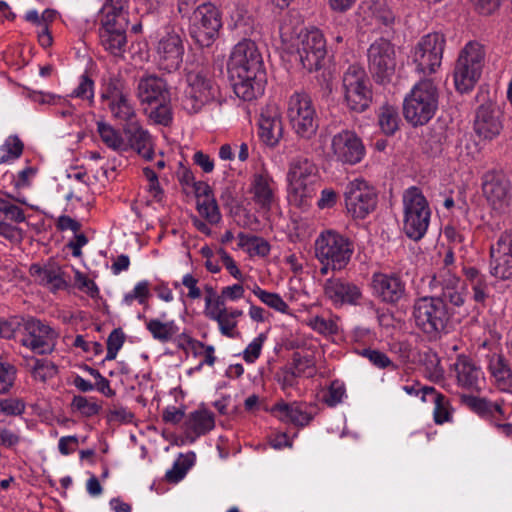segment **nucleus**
Returning <instances> with one entry per match:
<instances>
[{
	"mask_svg": "<svg viewBox=\"0 0 512 512\" xmlns=\"http://www.w3.org/2000/svg\"><path fill=\"white\" fill-rule=\"evenodd\" d=\"M423 402L432 403L433 420L437 425L450 423L453 419V408L449 399L436 391V389H428L423 393Z\"/></svg>",
	"mask_w": 512,
	"mask_h": 512,
	"instance_id": "nucleus-35",
	"label": "nucleus"
},
{
	"mask_svg": "<svg viewBox=\"0 0 512 512\" xmlns=\"http://www.w3.org/2000/svg\"><path fill=\"white\" fill-rule=\"evenodd\" d=\"M59 335L47 322L29 317L21 325L20 343L36 354H49L54 351Z\"/></svg>",
	"mask_w": 512,
	"mask_h": 512,
	"instance_id": "nucleus-12",
	"label": "nucleus"
},
{
	"mask_svg": "<svg viewBox=\"0 0 512 512\" xmlns=\"http://www.w3.org/2000/svg\"><path fill=\"white\" fill-rule=\"evenodd\" d=\"M125 135L126 152L134 150L145 160H152L154 156L152 137L136 120L125 124L123 127Z\"/></svg>",
	"mask_w": 512,
	"mask_h": 512,
	"instance_id": "nucleus-28",
	"label": "nucleus"
},
{
	"mask_svg": "<svg viewBox=\"0 0 512 512\" xmlns=\"http://www.w3.org/2000/svg\"><path fill=\"white\" fill-rule=\"evenodd\" d=\"M471 406L482 417H496V415L504 414L500 403L491 402L483 398H474L471 401Z\"/></svg>",
	"mask_w": 512,
	"mask_h": 512,
	"instance_id": "nucleus-58",
	"label": "nucleus"
},
{
	"mask_svg": "<svg viewBox=\"0 0 512 512\" xmlns=\"http://www.w3.org/2000/svg\"><path fill=\"white\" fill-rule=\"evenodd\" d=\"M303 362H305L307 366H310V361L307 357H297L294 358L293 368L282 371L279 376V382L283 389L293 387L297 384V378L304 374V370L301 368Z\"/></svg>",
	"mask_w": 512,
	"mask_h": 512,
	"instance_id": "nucleus-56",
	"label": "nucleus"
},
{
	"mask_svg": "<svg viewBox=\"0 0 512 512\" xmlns=\"http://www.w3.org/2000/svg\"><path fill=\"white\" fill-rule=\"evenodd\" d=\"M440 297L424 296L416 299L413 304L412 316L415 325L430 338H437L445 332L450 314L442 291Z\"/></svg>",
	"mask_w": 512,
	"mask_h": 512,
	"instance_id": "nucleus-4",
	"label": "nucleus"
},
{
	"mask_svg": "<svg viewBox=\"0 0 512 512\" xmlns=\"http://www.w3.org/2000/svg\"><path fill=\"white\" fill-rule=\"evenodd\" d=\"M481 190L488 206L496 213L509 210L512 201V184L502 171L491 169L481 177Z\"/></svg>",
	"mask_w": 512,
	"mask_h": 512,
	"instance_id": "nucleus-13",
	"label": "nucleus"
},
{
	"mask_svg": "<svg viewBox=\"0 0 512 512\" xmlns=\"http://www.w3.org/2000/svg\"><path fill=\"white\" fill-rule=\"evenodd\" d=\"M100 29L126 31L128 27L127 0H108L103 7Z\"/></svg>",
	"mask_w": 512,
	"mask_h": 512,
	"instance_id": "nucleus-31",
	"label": "nucleus"
},
{
	"mask_svg": "<svg viewBox=\"0 0 512 512\" xmlns=\"http://www.w3.org/2000/svg\"><path fill=\"white\" fill-rule=\"evenodd\" d=\"M97 132L101 141L111 150L123 153L126 152L125 135L104 121L97 122Z\"/></svg>",
	"mask_w": 512,
	"mask_h": 512,
	"instance_id": "nucleus-43",
	"label": "nucleus"
},
{
	"mask_svg": "<svg viewBox=\"0 0 512 512\" xmlns=\"http://www.w3.org/2000/svg\"><path fill=\"white\" fill-rule=\"evenodd\" d=\"M354 251L351 241L334 230H326L315 240V255L320 263L332 265V271L344 269Z\"/></svg>",
	"mask_w": 512,
	"mask_h": 512,
	"instance_id": "nucleus-9",
	"label": "nucleus"
},
{
	"mask_svg": "<svg viewBox=\"0 0 512 512\" xmlns=\"http://www.w3.org/2000/svg\"><path fill=\"white\" fill-rule=\"evenodd\" d=\"M125 341V334L122 329H114L107 339V353L105 360H114L118 351L122 348Z\"/></svg>",
	"mask_w": 512,
	"mask_h": 512,
	"instance_id": "nucleus-63",
	"label": "nucleus"
},
{
	"mask_svg": "<svg viewBox=\"0 0 512 512\" xmlns=\"http://www.w3.org/2000/svg\"><path fill=\"white\" fill-rule=\"evenodd\" d=\"M272 413L280 421L292 423L297 426H305L309 424L312 419L311 415L304 408V405L297 402H278L273 406Z\"/></svg>",
	"mask_w": 512,
	"mask_h": 512,
	"instance_id": "nucleus-33",
	"label": "nucleus"
},
{
	"mask_svg": "<svg viewBox=\"0 0 512 512\" xmlns=\"http://www.w3.org/2000/svg\"><path fill=\"white\" fill-rule=\"evenodd\" d=\"M0 198V236L9 241L21 237V229L17 224L26 220L25 212L20 204H27L24 197H15L9 193H1Z\"/></svg>",
	"mask_w": 512,
	"mask_h": 512,
	"instance_id": "nucleus-20",
	"label": "nucleus"
},
{
	"mask_svg": "<svg viewBox=\"0 0 512 512\" xmlns=\"http://www.w3.org/2000/svg\"><path fill=\"white\" fill-rule=\"evenodd\" d=\"M306 324L316 333L323 336L336 335L340 331V318L330 312L310 315L306 320Z\"/></svg>",
	"mask_w": 512,
	"mask_h": 512,
	"instance_id": "nucleus-39",
	"label": "nucleus"
},
{
	"mask_svg": "<svg viewBox=\"0 0 512 512\" xmlns=\"http://www.w3.org/2000/svg\"><path fill=\"white\" fill-rule=\"evenodd\" d=\"M194 464V454L181 455L173 464L172 468L166 471L165 478L167 481L177 483L182 480L188 470Z\"/></svg>",
	"mask_w": 512,
	"mask_h": 512,
	"instance_id": "nucleus-52",
	"label": "nucleus"
},
{
	"mask_svg": "<svg viewBox=\"0 0 512 512\" xmlns=\"http://www.w3.org/2000/svg\"><path fill=\"white\" fill-rule=\"evenodd\" d=\"M454 262V253L448 249L443 259L444 266L433 275L430 285L434 289H440L448 303L460 307L464 304L466 295L460 278L453 272Z\"/></svg>",
	"mask_w": 512,
	"mask_h": 512,
	"instance_id": "nucleus-17",
	"label": "nucleus"
},
{
	"mask_svg": "<svg viewBox=\"0 0 512 512\" xmlns=\"http://www.w3.org/2000/svg\"><path fill=\"white\" fill-rule=\"evenodd\" d=\"M480 76L476 73V69L464 61L457 59L454 69V83L457 91L466 93L474 88Z\"/></svg>",
	"mask_w": 512,
	"mask_h": 512,
	"instance_id": "nucleus-40",
	"label": "nucleus"
},
{
	"mask_svg": "<svg viewBox=\"0 0 512 512\" xmlns=\"http://www.w3.org/2000/svg\"><path fill=\"white\" fill-rule=\"evenodd\" d=\"M438 98V88L432 79L419 80L404 98L405 119L413 126L428 123L438 109Z\"/></svg>",
	"mask_w": 512,
	"mask_h": 512,
	"instance_id": "nucleus-3",
	"label": "nucleus"
},
{
	"mask_svg": "<svg viewBox=\"0 0 512 512\" xmlns=\"http://www.w3.org/2000/svg\"><path fill=\"white\" fill-rule=\"evenodd\" d=\"M458 58L472 66L473 69L475 68L476 73L481 77L485 61V50L483 45L475 41L467 43L461 50Z\"/></svg>",
	"mask_w": 512,
	"mask_h": 512,
	"instance_id": "nucleus-46",
	"label": "nucleus"
},
{
	"mask_svg": "<svg viewBox=\"0 0 512 512\" xmlns=\"http://www.w3.org/2000/svg\"><path fill=\"white\" fill-rule=\"evenodd\" d=\"M401 119L398 108L392 104L384 103L377 111V122L380 130L387 136L395 134L399 129Z\"/></svg>",
	"mask_w": 512,
	"mask_h": 512,
	"instance_id": "nucleus-42",
	"label": "nucleus"
},
{
	"mask_svg": "<svg viewBox=\"0 0 512 512\" xmlns=\"http://www.w3.org/2000/svg\"><path fill=\"white\" fill-rule=\"evenodd\" d=\"M287 49L303 69L309 72L321 67L327 52L325 37L315 27L302 29L295 37H291Z\"/></svg>",
	"mask_w": 512,
	"mask_h": 512,
	"instance_id": "nucleus-6",
	"label": "nucleus"
},
{
	"mask_svg": "<svg viewBox=\"0 0 512 512\" xmlns=\"http://www.w3.org/2000/svg\"><path fill=\"white\" fill-rule=\"evenodd\" d=\"M473 128L480 138L494 139L503 128L500 110L492 103L479 106L476 110Z\"/></svg>",
	"mask_w": 512,
	"mask_h": 512,
	"instance_id": "nucleus-25",
	"label": "nucleus"
},
{
	"mask_svg": "<svg viewBox=\"0 0 512 512\" xmlns=\"http://www.w3.org/2000/svg\"><path fill=\"white\" fill-rule=\"evenodd\" d=\"M173 287L179 289L181 286L187 289L186 297L190 300L200 299L202 291L199 287V279L192 273L183 275L181 281H174Z\"/></svg>",
	"mask_w": 512,
	"mask_h": 512,
	"instance_id": "nucleus-59",
	"label": "nucleus"
},
{
	"mask_svg": "<svg viewBox=\"0 0 512 512\" xmlns=\"http://www.w3.org/2000/svg\"><path fill=\"white\" fill-rule=\"evenodd\" d=\"M238 240V246L251 256L265 257L270 253V244L262 237L239 233Z\"/></svg>",
	"mask_w": 512,
	"mask_h": 512,
	"instance_id": "nucleus-47",
	"label": "nucleus"
},
{
	"mask_svg": "<svg viewBox=\"0 0 512 512\" xmlns=\"http://www.w3.org/2000/svg\"><path fill=\"white\" fill-rule=\"evenodd\" d=\"M372 294L386 304H396L406 292V284L402 277L394 272H376L371 279Z\"/></svg>",
	"mask_w": 512,
	"mask_h": 512,
	"instance_id": "nucleus-22",
	"label": "nucleus"
},
{
	"mask_svg": "<svg viewBox=\"0 0 512 512\" xmlns=\"http://www.w3.org/2000/svg\"><path fill=\"white\" fill-rule=\"evenodd\" d=\"M137 96L142 104L147 105L170 102V93L166 82L156 75H146L140 78Z\"/></svg>",
	"mask_w": 512,
	"mask_h": 512,
	"instance_id": "nucleus-29",
	"label": "nucleus"
},
{
	"mask_svg": "<svg viewBox=\"0 0 512 512\" xmlns=\"http://www.w3.org/2000/svg\"><path fill=\"white\" fill-rule=\"evenodd\" d=\"M149 108H146V113L150 120L156 124L168 125L172 120V113L170 108V102H159L148 104Z\"/></svg>",
	"mask_w": 512,
	"mask_h": 512,
	"instance_id": "nucleus-57",
	"label": "nucleus"
},
{
	"mask_svg": "<svg viewBox=\"0 0 512 512\" xmlns=\"http://www.w3.org/2000/svg\"><path fill=\"white\" fill-rule=\"evenodd\" d=\"M227 68L239 98L252 101L263 94L266 73L262 55L254 41L243 39L238 42L231 51Z\"/></svg>",
	"mask_w": 512,
	"mask_h": 512,
	"instance_id": "nucleus-1",
	"label": "nucleus"
},
{
	"mask_svg": "<svg viewBox=\"0 0 512 512\" xmlns=\"http://www.w3.org/2000/svg\"><path fill=\"white\" fill-rule=\"evenodd\" d=\"M150 296L149 281L141 280L134 285L131 291L124 294L121 304L128 307L132 306L135 302L139 305H147Z\"/></svg>",
	"mask_w": 512,
	"mask_h": 512,
	"instance_id": "nucleus-49",
	"label": "nucleus"
},
{
	"mask_svg": "<svg viewBox=\"0 0 512 512\" xmlns=\"http://www.w3.org/2000/svg\"><path fill=\"white\" fill-rule=\"evenodd\" d=\"M70 96L86 100L92 104L94 101V81L86 74L81 75L77 87L71 92Z\"/></svg>",
	"mask_w": 512,
	"mask_h": 512,
	"instance_id": "nucleus-60",
	"label": "nucleus"
},
{
	"mask_svg": "<svg viewBox=\"0 0 512 512\" xmlns=\"http://www.w3.org/2000/svg\"><path fill=\"white\" fill-rule=\"evenodd\" d=\"M100 41L104 49L114 56H122L126 47V31L109 29L99 30Z\"/></svg>",
	"mask_w": 512,
	"mask_h": 512,
	"instance_id": "nucleus-45",
	"label": "nucleus"
},
{
	"mask_svg": "<svg viewBox=\"0 0 512 512\" xmlns=\"http://www.w3.org/2000/svg\"><path fill=\"white\" fill-rule=\"evenodd\" d=\"M488 371L500 390L508 391L512 388V369L503 355L494 353L489 356Z\"/></svg>",
	"mask_w": 512,
	"mask_h": 512,
	"instance_id": "nucleus-34",
	"label": "nucleus"
},
{
	"mask_svg": "<svg viewBox=\"0 0 512 512\" xmlns=\"http://www.w3.org/2000/svg\"><path fill=\"white\" fill-rule=\"evenodd\" d=\"M30 271L40 284L47 286L52 291L61 290L67 286L64 272L56 263H47L43 266L34 264Z\"/></svg>",
	"mask_w": 512,
	"mask_h": 512,
	"instance_id": "nucleus-32",
	"label": "nucleus"
},
{
	"mask_svg": "<svg viewBox=\"0 0 512 512\" xmlns=\"http://www.w3.org/2000/svg\"><path fill=\"white\" fill-rule=\"evenodd\" d=\"M71 408L82 416L92 417L100 412L101 405L93 397L76 395L72 399Z\"/></svg>",
	"mask_w": 512,
	"mask_h": 512,
	"instance_id": "nucleus-55",
	"label": "nucleus"
},
{
	"mask_svg": "<svg viewBox=\"0 0 512 512\" xmlns=\"http://www.w3.org/2000/svg\"><path fill=\"white\" fill-rule=\"evenodd\" d=\"M139 319L145 320V327L153 337V339L167 343L179 333V326L175 320H162L161 318L146 319L143 315L138 316Z\"/></svg>",
	"mask_w": 512,
	"mask_h": 512,
	"instance_id": "nucleus-37",
	"label": "nucleus"
},
{
	"mask_svg": "<svg viewBox=\"0 0 512 512\" xmlns=\"http://www.w3.org/2000/svg\"><path fill=\"white\" fill-rule=\"evenodd\" d=\"M347 212L356 219H364L377 205V194L365 180L351 181L345 190Z\"/></svg>",
	"mask_w": 512,
	"mask_h": 512,
	"instance_id": "nucleus-19",
	"label": "nucleus"
},
{
	"mask_svg": "<svg viewBox=\"0 0 512 512\" xmlns=\"http://www.w3.org/2000/svg\"><path fill=\"white\" fill-rule=\"evenodd\" d=\"M158 65L162 70L172 72L177 70L183 60L184 46L181 37L175 32L163 35L156 47Z\"/></svg>",
	"mask_w": 512,
	"mask_h": 512,
	"instance_id": "nucleus-24",
	"label": "nucleus"
},
{
	"mask_svg": "<svg viewBox=\"0 0 512 512\" xmlns=\"http://www.w3.org/2000/svg\"><path fill=\"white\" fill-rule=\"evenodd\" d=\"M283 121L279 106L269 103L262 108L258 119V136L261 142L270 147H276L283 137Z\"/></svg>",
	"mask_w": 512,
	"mask_h": 512,
	"instance_id": "nucleus-23",
	"label": "nucleus"
},
{
	"mask_svg": "<svg viewBox=\"0 0 512 512\" xmlns=\"http://www.w3.org/2000/svg\"><path fill=\"white\" fill-rule=\"evenodd\" d=\"M221 27L220 12L211 3L202 2L189 16L190 35L201 46H210Z\"/></svg>",
	"mask_w": 512,
	"mask_h": 512,
	"instance_id": "nucleus-14",
	"label": "nucleus"
},
{
	"mask_svg": "<svg viewBox=\"0 0 512 512\" xmlns=\"http://www.w3.org/2000/svg\"><path fill=\"white\" fill-rule=\"evenodd\" d=\"M17 370L10 363L0 361V395L7 394L13 387Z\"/></svg>",
	"mask_w": 512,
	"mask_h": 512,
	"instance_id": "nucleus-62",
	"label": "nucleus"
},
{
	"mask_svg": "<svg viewBox=\"0 0 512 512\" xmlns=\"http://www.w3.org/2000/svg\"><path fill=\"white\" fill-rule=\"evenodd\" d=\"M197 210L210 224H217L221 220L218 205L210 193L198 196Z\"/></svg>",
	"mask_w": 512,
	"mask_h": 512,
	"instance_id": "nucleus-50",
	"label": "nucleus"
},
{
	"mask_svg": "<svg viewBox=\"0 0 512 512\" xmlns=\"http://www.w3.org/2000/svg\"><path fill=\"white\" fill-rule=\"evenodd\" d=\"M324 293L336 307L346 304L357 305L362 298V292L357 285L337 278L326 281Z\"/></svg>",
	"mask_w": 512,
	"mask_h": 512,
	"instance_id": "nucleus-27",
	"label": "nucleus"
},
{
	"mask_svg": "<svg viewBox=\"0 0 512 512\" xmlns=\"http://www.w3.org/2000/svg\"><path fill=\"white\" fill-rule=\"evenodd\" d=\"M225 301L226 299L225 297H223V294L221 292L218 296L214 297L213 299H205V305L203 310L204 315L208 319L212 320L217 315L225 312L230 308L226 306Z\"/></svg>",
	"mask_w": 512,
	"mask_h": 512,
	"instance_id": "nucleus-64",
	"label": "nucleus"
},
{
	"mask_svg": "<svg viewBox=\"0 0 512 512\" xmlns=\"http://www.w3.org/2000/svg\"><path fill=\"white\" fill-rule=\"evenodd\" d=\"M445 46L444 36L430 33L423 36L412 51L416 71L423 75L436 73L440 68Z\"/></svg>",
	"mask_w": 512,
	"mask_h": 512,
	"instance_id": "nucleus-15",
	"label": "nucleus"
},
{
	"mask_svg": "<svg viewBox=\"0 0 512 512\" xmlns=\"http://www.w3.org/2000/svg\"><path fill=\"white\" fill-rule=\"evenodd\" d=\"M489 272L499 280L512 279V232H502L489 246Z\"/></svg>",
	"mask_w": 512,
	"mask_h": 512,
	"instance_id": "nucleus-21",
	"label": "nucleus"
},
{
	"mask_svg": "<svg viewBox=\"0 0 512 512\" xmlns=\"http://www.w3.org/2000/svg\"><path fill=\"white\" fill-rule=\"evenodd\" d=\"M218 89L211 78L202 71H190L186 75V85L181 95V106L190 114L198 113L213 101Z\"/></svg>",
	"mask_w": 512,
	"mask_h": 512,
	"instance_id": "nucleus-11",
	"label": "nucleus"
},
{
	"mask_svg": "<svg viewBox=\"0 0 512 512\" xmlns=\"http://www.w3.org/2000/svg\"><path fill=\"white\" fill-rule=\"evenodd\" d=\"M453 367L458 386L470 391L479 389L483 380V372L472 359L465 355H460Z\"/></svg>",
	"mask_w": 512,
	"mask_h": 512,
	"instance_id": "nucleus-30",
	"label": "nucleus"
},
{
	"mask_svg": "<svg viewBox=\"0 0 512 512\" xmlns=\"http://www.w3.org/2000/svg\"><path fill=\"white\" fill-rule=\"evenodd\" d=\"M100 99L114 119L125 124L137 119L130 89L118 75H110L103 79Z\"/></svg>",
	"mask_w": 512,
	"mask_h": 512,
	"instance_id": "nucleus-7",
	"label": "nucleus"
},
{
	"mask_svg": "<svg viewBox=\"0 0 512 512\" xmlns=\"http://www.w3.org/2000/svg\"><path fill=\"white\" fill-rule=\"evenodd\" d=\"M276 190V183L268 172L263 171L253 175L250 193L260 211L267 213L272 209L276 203Z\"/></svg>",
	"mask_w": 512,
	"mask_h": 512,
	"instance_id": "nucleus-26",
	"label": "nucleus"
},
{
	"mask_svg": "<svg viewBox=\"0 0 512 512\" xmlns=\"http://www.w3.org/2000/svg\"><path fill=\"white\" fill-rule=\"evenodd\" d=\"M243 314V310L230 307L225 312L213 318L212 321L217 323L221 335L233 339L239 334L237 330L238 318L242 317Z\"/></svg>",
	"mask_w": 512,
	"mask_h": 512,
	"instance_id": "nucleus-44",
	"label": "nucleus"
},
{
	"mask_svg": "<svg viewBox=\"0 0 512 512\" xmlns=\"http://www.w3.org/2000/svg\"><path fill=\"white\" fill-rule=\"evenodd\" d=\"M403 231L414 241L422 239L429 227L431 209L420 188L411 186L403 192Z\"/></svg>",
	"mask_w": 512,
	"mask_h": 512,
	"instance_id": "nucleus-5",
	"label": "nucleus"
},
{
	"mask_svg": "<svg viewBox=\"0 0 512 512\" xmlns=\"http://www.w3.org/2000/svg\"><path fill=\"white\" fill-rule=\"evenodd\" d=\"M253 294L269 308L282 314L288 313L289 306L278 293L269 292L256 286L253 289Z\"/></svg>",
	"mask_w": 512,
	"mask_h": 512,
	"instance_id": "nucleus-51",
	"label": "nucleus"
},
{
	"mask_svg": "<svg viewBox=\"0 0 512 512\" xmlns=\"http://www.w3.org/2000/svg\"><path fill=\"white\" fill-rule=\"evenodd\" d=\"M361 9L367 25L390 27L394 23V13L384 2L367 3Z\"/></svg>",
	"mask_w": 512,
	"mask_h": 512,
	"instance_id": "nucleus-36",
	"label": "nucleus"
},
{
	"mask_svg": "<svg viewBox=\"0 0 512 512\" xmlns=\"http://www.w3.org/2000/svg\"><path fill=\"white\" fill-rule=\"evenodd\" d=\"M287 117L293 132L301 139L314 137L319 128V116L311 97L294 92L287 102Z\"/></svg>",
	"mask_w": 512,
	"mask_h": 512,
	"instance_id": "nucleus-8",
	"label": "nucleus"
},
{
	"mask_svg": "<svg viewBox=\"0 0 512 512\" xmlns=\"http://www.w3.org/2000/svg\"><path fill=\"white\" fill-rule=\"evenodd\" d=\"M480 76L476 73V69L464 61L457 59L454 69V83L457 91L466 93L474 88Z\"/></svg>",
	"mask_w": 512,
	"mask_h": 512,
	"instance_id": "nucleus-41",
	"label": "nucleus"
},
{
	"mask_svg": "<svg viewBox=\"0 0 512 512\" xmlns=\"http://www.w3.org/2000/svg\"><path fill=\"white\" fill-rule=\"evenodd\" d=\"M366 149L355 131L343 129L331 137L327 156L342 164L355 165L362 161Z\"/></svg>",
	"mask_w": 512,
	"mask_h": 512,
	"instance_id": "nucleus-18",
	"label": "nucleus"
},
{
	"mask_svg": "<svg viewBox=\"0 0 512 512\" xmlns=\"http://www.w3.org/2000/svg\"><path fill=\"white\" fill-rule=\"evenodd\" d=\"M23 142L17 136H10L0 147V164L18 159L23 153Z\"/></svg>",
	"mask_w": 512,
	"mask_h": 512,
	"instance_id": "nucleus-54",
	"label": "nucleus"
},
{
	"mask_svg": "<svg viewBox=\"0 0 512 512\" xmlns=\"http://www.w3.org/2000/svg\"><path fill=\"white\" fill-rule=\"evenodd\" d=\"M26 403L17 397L0 398V423L8 417L21 416L25 413Z\"/></svg>",
	"mask_w": 512,
	"mask_h": 512,
	"instance_id": "nucleus-53",
	"label": "nucleus"
},
{
	"mask_svg": "<svg viewBox=\"0 0 512 512\" xmlns=\"http://www.w3.org/2000/svg\"><path fill=\"white\" fill-rule=\"evenodd\" d=\"M370 73L378 83L389 82L396 70L395 46L385 38L372 42L367 50Z\"/></svg>",
	"mask_w": 512,
	"mask_h": 512,
	"instance_id": "nucleus-16",
	"label": "nucleus"
},
{
	"mask_svg": "<svg viewBox=\"0 0 512 512\" xmlns=\"http://www.w3.org/2000/svg\"><path fill=\"white\" fill-rule=\"evenodd\" d=\"M266 340V333H260L257 335L242 352L243 360L248 364L255 363L261 355V351Z\"/></svg>",
	"mask_w": 512,
	"mask_h": 512,
	"instance_id": "nucleus-61",
	"label": "nucleus"
},
{
	"mask_svg": "<svg viewBox=\"0 0 512 512\" xmlns=\"http://www.w3.org/2000/svg\"><path fill=\"white\" fill-rule=\"evenodd\" d=\"M27 365L33 379L42 383L54 378L58 372L56 365L46 359L32 358Z\"/></svg>",
	"mask_w": 512,
	"mask_h": 512,
	"instance_id": "nucleus-48",
	"label": "nucleus"
},
{
	"mask_svg": "<svg viewBox=\"0 0 512 512\" xmlns=\"http://www.w3.org/2000/svg\"><path fill=\"white\" fill-rule=\"evenodd\" d=\"M342 90L347 107L356 112L365 111L372 102V90L364 68L350 65L342 77Z\"/></svg>",
	"mask_w": 512,
	"mask_h": 512,
	"instance_id": "nucleus-10",
	"label": "nucleus"
},
{
	"mask_svg": "<svg viewBox=\"0 0 512 512\" xmlns=\"http://www.w3.org/2000/svg\"><path fill=\"white\" fill-rule=\"evenodd\" d=\"M214 426V414L207 409L195 410L189 413L185 420L186 431L197 437L208 433Z\"/></svg>",
	"mask_w": 512,
	"mask_h": 512,
	"instance_id": "nucleus-38",
	"label": "nucleus"
},
{
	"mask_svg": "<svg viewBox=\"0 0 512 512\" xmlns=\"http://www.w3.org/2000/svg\"><path fill=\"white\" fill-rule=\"evenodd\" d=\"M286 180L289 203L303 211L308 210L319 187L316 165L308 158L296 157L289 163Z\"/></svg>",
	"mask_w": 512,
	"mask_h": 512,
	"instance_id": "nucleus-2",
	"label": "nucleus"
}]
</instances>
